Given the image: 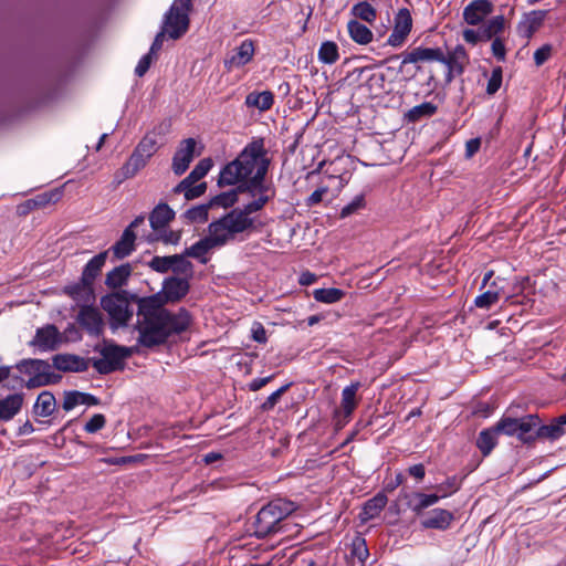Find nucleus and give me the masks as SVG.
Masks as SVG:
<instances>
[{"label": "nucleus", "instance_id": "1", "mask_svg": "<svg viewBox=\"0 0 566 566\" xmlns=\"http://www.w3.org/2000/svg\"><path fill=\"white\" fill-rule=\"evenodd\" d=\"M190 290L187 277L168 276L163 282L161 290L149 296L132 295L137 304L138 344L153 348L164 345L169 337L186 332L192 323L191 314L185 307L171 312L166 308L168 303L181 301Z\"/></svg>", "mask_w": 566, "mask_h": 566}, {"label": "nucleus", "instance_id": "2", "mask_svg": "<svg viewBox=\"0 0 566 566\" xmlns=\"http://www.w3.org/2000/svg\"><path fill=\"white\" fill-rule=\"evenodd\" d=\"M270 166L266 157L264 139L255 138L249 143L239 156L227 164L220 171L218 186H233L239 182L241 191L254 195L255 191H270L271 187L265 184V176Z\"/></svg>", "mask_w": 566, "mask_h": 566}, {"label": "nucleus", "instance_id": "3", "mask_svg": "<svg viewBox=\"0 0 566 566\" xmlns=\"http://www.w3.org/2000/svg\"><path fill=\"white\" fill-rule=\"evenodd\" d=\"M256 195V199L244 205L242 208H233L218 219L234 239L238 234L249 233L255 229V220L251 214L263 209L274 196V190L271 188L270 191H255L253 196Z\"/></svg>", "mask_w": 566, "mask_h": 566}, {"label": "nucleus", "instance_id": "4", "mask_svg": "<svg viewBox=\"0 0 566 566\" xmlns=\"http://www.w3.org/2000/svg\"><path fill=\"white\" fill-rule=\"evenodd\" d=\"M296 506L286 499H275L264 505L256 514L254 535L264 538L281 531V522L295 511Z\"/></svg>", "mask_w": 566, "mask_h": 566}, {"label": "nucleus", "instance_id": "5", "mask_svg": "<svg viewBox=\"0 0 566 566\" xmlns=\"http://www.w3.org/2000/svg\"><path fill=\"white\" fill-rule=\"evenodd\" d=\"M209 234L191 247L185 249V254L197 259L201 264H207L206 254L216 248H221L233 241L234 238L228 232L224 226L217 219L208 226Z\"/></svg>", "mask_w": 566, "mask_h": 566}, {"label": "nucleus", "instance_id": "6", "mask_svg": "<svg viewBox=\"0 0 566 566\" xmlns=\"http://www.w3.org/2000/svg\"><path fill=\"white\" fill-rule=\"evenodd\" d=\"M133 294L126 291L114 292L101 298L102 308L108 314L112 328L125 327L134 315L130 307Z\"/></svg>", "mask_w": 566, "mask_h": 566}, {"label": "nucleus", "instance_id": "7", "mask_svg": "<svg viewBox=\"0 0 566 566\" xmlns=\"http://www.w3.org/2000/svg\"><path fill=\"white\" fill-rule=\"evenodd\" d=\"M541 419L535 413L516 418L503 416L495 424L501 434L516 437L523 443L533 442V431L538 427Z\"/></svg>", "mask_w": 566, "mask_h": 566}, {"label": "nucleus", "instance_id": "8", "mask_svg": "<svg viewBox=\"0 0 566 566\" xmlns=\"http://www.w3.org/2000/svg\"><path fill=\"white\" fill-rule=\"evenodd\" d=\"M191 9V0H175L165 14L163 30L169 38H181L189 28L188 13Z\"/></svg>", "mask_w": 566, "mask_h": 566}, {"label": "nucleus", "instance_id": "9", "mask_svg": "<svg viewBox=\"0 0 566 566\" xmlns=\"http://www.w3.org/2000/svg\"><path fill=\"white\" fill-rule=\"evenodd\" d=\"M17 368L31 376L25 384L30 389L55 384L61 378L60 375L52 373L51 365L42 359H23L17 364Z\"/></svg>", "mask_w": 566, "mask_h": 566}, {"label": "nucleus", "instance_id": "10", "mask_svg": "<svg viewBox=\"0 0 566 566\" xmlns=\"http://www.w3.org/2000/svg\"><path fill=\"white\" fill-rule=\"evenodd\" d=\"M99 353L102 357L93 358L92 366L102 375H107L122 369L124 360L132 355L130 348L115 344H105L101 348Z\"/></svg>", "mask_w": 566, "mask_h": 566}, {"label": "nucleus", "instance_id": "11", "mask_svg": "<svg viewBox=\"0 0 566 566\" xmlns=\"http://www.w3.org/2000/svg\"><path fill=\"white\" fill-rule=\"evenodd\" d=\"M76 323L93 337L103 335L105 322L101 311L92 304L81 305L76 315Z\"/></svg>", "mask_w": 566, "mask_h": 566}, {"label": "nucleus", "instance_id": "12", "mask_svg": "<svg viewBox=\"0 0 566 566\" xmlns=\"http://www.w3.org/2000/svg\"><path fill=\"white\" fill-rule=\"evenodd\" d=\"M196 147L197 140L191 137L182 139L179 143L171 163V169L176 176H181L187 171L196 156ZM197 155L199 156L200 151H198Z\"/></svg>", "mask_w": 566, "mask_h": 566}, {"label": "nucleus", "instance_id": "13", "mask_svg": "<svg viewBox=\"0 0 566 566\" xmlns=\"http://www.w3.org/2000/svg\"><path fill=\"white\" fill-rule=\"evenodd\" d=\"M412 29V18L409 9H399L394 18V29L387 39V44L394 48L401 46Z\"/></svg>", "mask_w": 566, "mask_h": 566}, {"label": "nucleus", "instance_id": "14", "mask_svg": "<svg viewBox=\"0 0 566 566\" xmlns=\"http://www.w3.org/2000/svg\"><path fill=\"white\" fill-rule=\"evenodd\" d=\"M360 382H352L342 390L340 410L335 411L336 426L344 427L350 419L358 401L356 399Z\"/></svg>", "mask_w": 566, "mask_h": 566}, {"label": "nucleus", "instance_id": "15", "mask_svg": "<svg viewBox=\"0 0 566 566\" xmlns=\"http://www.w3.org/2000/svg\"><path fill=\"white\" fill-rule=\"evenodd\" d=\"M401 63L399 71L402 72L407 64H418L420 62H439L443 59V50L441 48L417 46L410 51H405L400 55Z\"/></svg>", "mask_w": 566, "mask_h": 566}, {"label": "nucleus", "instance_id": "16", "mask_svg": "<svg viewBox=\"0 0 566 566\" xmlns=\"http://www.w3.org/2000/svg\"><path fill=\"white\" fill-rule=\"evenodd\" d=\"M62 342L63 335L57 327L53 324H48L36 329L35 336L30 344L42 352H50L57 349Z\"/></svg>", "mask_w": 566, "mask_h": 566}, {"label": "nucleus", "instance_id": "17", "mask_svg": "<svg viewBox=\"0 0 566 566\" xmlns=\"http://www.w3.org/2000/svg\"><path fill=\"white\" fill-rule=\"evenodd\" d=\"M254 53V42L251 39H245L232 51V54L224 60V66L228 71L240 69L252 61Z\"/></svg>", "mask_w": 566, "mask_h": 566}, {"label": "nucleus", "instance_id": "18", "mask_svg": "<svg viewBox=\"0 0 566 566\" xmlns=\"http://www.w3.org/2000/svg\"><path fill=\"white\" fill-rule=\"evenodd\" d=\"M493 9L490 0H473L463 9V20L470 25H480Z\"/></svg>", "mask_w": 566, "mask_h": 566}, {"label": "nucleus", "instance_id": "19", "mask_svg": "<svg viewBox=\"0 0 566 566\" xmlns=\"http://www.w3.org/2000/svg\"><path fill=\"white\" fill-rule=\"evenodd\" d=\"M547 10H532L524 13L517 23V33L525 39H531L533 34L543 25L547 15Z\"/></svg>", "mask_w": 566, "mask_h": 566}, {"label": "nucleus", "instance_id": "20", "mask_svg": "<svg viewBox=\"0 0 566 566\" xmlns=\"http://www.w3.org/2000/svg\"><path fill=\"white\" fill-rule=\"evenodd\" d=\"M63 292L75 301L78 307L84 304L91 305L95 301L93 284L84 282L82 277L78 282L66 285Z\"/></svg>", "mask_w": 566, "mask_h": 566}, {"label": "nucleus", "instance_id": "21", "mask_svg": "<svg viewBox=\"0 0 566 566\" xmlns=\"http://www.w3.org/2000/svg\"><path fill=\"white\" fill-rule=\"evenodd\" d=\"M565 424H566V412L557 418H555L548 424H538L533 431V442L536 439H546L549 441L558 440L560 437L565 434Z\"/></svg>", "mask_w": 566, "mask_h": 566}, {"label": "nucleus", "instance_id": "22", "mask_svg": "<svg viewBox=\"0 0 566 566\" xmlns=\"http://www.w3.org/2000/svg\"><path fill=\"white\" fill-rule=\"evenodd\" d=\"M147 163L148 160L134 149L128 160L115 172L114 182L120 185L124 180L133 178Z\"/></svg>", "mask_w": 566, "mask_h": 566}, {"label": "nucleus", "instance_id": "23", "mask_svg": "<svg viewBox=\"0 0 566 566\" xmlns=\"http://www.w3.org/2000/svg\"><path fill=\"white\" fill-rule=\"evenodd\" d=\"M469 62V54L465 48L462 44H458L447 53L443 52L441 64L446 65L447 67H452L453 71H460L464 73Z\"/></svg>", "mask_w": 566, "mask_h": 566}, {"label": "nucleus", "instance_id": "24", "mask_svg": "<svg viewBox=\"0 0 566 566\" xmlns=\"http://www.w3.org/2000/svg\"><path fill=\"white\" fill-rule=\"evenodd\" d=\"M23 401L24 395L21 392L11 394L0 399V421L7 422L13 419L20 412Z\"/></svg>", "mask_w": 566, "mask_h": 566}, {"label": "nucleus", "instance_id": "25", "mask_svg": "<svg viewBox=\"0 0 566 566\" xmlns=\"http://www.w3.org/2000/svg\"><path fill=\"white\" fill-rule=\"evenodd\" d=\"M136 234L129 229H125L119 238L109 250L112 251L114 259L122 260L130 255L135 251Z\"/></svg>", "mask_w": 566, "mask_h": 566}, {"label": "nucleus", "instance_id": "26", "mask_svg": "<svg viewBox=\"0 0 566 566\" xmlns=\"http://www.w3.org/2000/svg\"><path fill=\"white\" fill-rule=\"evenodd\" d=\"M212 166L213 163L211 158H203L199 160L190 174L174 188V192L181 193L182 189L189 187V185H195L209 172Z\"/></svg>", "mask_w": 566, "mask_h": 566}, {"label": "nucleus", "instance_id": "27", "mask_svg": "<svg viewBox=\"0 0 566 566\" xmlns=\"http://www.w3.org/2000/svg\"><path fill=\"white\" fill-rule=\"evenodd\" d=\"M453 514L443 509H434L430 511L421 521L424 528L447 530L453 521Z\"/></svg>", "mask_w": 566, "mask_h": 566}, {"label": "nucleus", "instance_id": "28", "mask_svg": "<svg viewBox=\"0 0 566 566\" xmlns=\"http://www.w3.org/2000/svg\"><path fill=\"white\" fill-rule=\"evenodd\" d=\"M53 366L62 371H85L87 363L85 359L70 354H57L53 357Z\"/></svg>", "mask_w": 566, "mask_h": 566}, {"label": "nucleus", "instance_id": "29", "mask_svg": "<svg viewBox=\"0 0 566 566\" xmlns=\"http://www.w3.org/2000/svg\"><path fill=\"white\" fill-rule=\"evenodd\" d=\"M387 502V496L385 495V493L381 492L377 493L374 497L366 501L361 512L359 513L360 521L363 523H366L369 520L377 517L386 506Z\"/></svg>", "mask_w": 566, "mask_h": 566}, {"label": "nucleus", "instance_id": "30", "mask_svg": "<svg viewBox=\"0 0 566 566\" xmlns=\"http://www.w3.org/2000/svg\"><path fill=\"white\" fill-rule=\"evenodd\" d=\"M175 218V211L167 203L157 205L149 214L153 230L164 229Z\"/></svg>", "mask_w": 566, "mask_h": 566}, {"label": "nucleus", "instance_id": "31", "mask_svg": "<svg viewBox=\"0 0 566 566\" xmlns=\"http://www.w3.org/2000/svg\"><path fill=\"white\" fill-rule=\"evenodd\" d=\"M505 18L504 15H495L488 21L483 22L479 27V31L482 38V42H488L500 38L499 35L504 31Z\"/></svg>", "mask_w": 566, "mask_h": 566}, {"label": "nucleus", "instance_id": "32", "mask_svg": "<svg viewBox=\"0 0 566 566\" xmlns=\"http://www.w3.org/2000/svg\"><path fill=\"white\" fill-rule=\"evenodd\" d=\"M108 251H102L93 256L84 266L81 277L84 282H91L92 284L96 277L101 274L103 266L106 263Z\"/></svg>", "mask_w": 566, "mask_h": 566}, {"label": "nucleus", "instance_id": "33", "mask_svg": "<svg viewBox=\"0 0 566 566\" xmlns=\"http://www.w3.org/2000/svg\"><path fill=\"white\" fill-rule=\"evenodd\" d=\"M133 268L129 263H124L111 270L105 277V285L109 289H118L126 284L132 275Z\"/></svg>", "mask_w": 566, "mask_h": 566}, {"label": "nucleus", "instance_id": "34", "mask_svg": "<svg viewBox=\"0 0 566 566\" xmlns=\"http://www.w3.org/2000/svg\"><path fill=\"white\" fill-rule=\"evenodd\" d=\"M501 434L496 430V424L482 430L476 439V447L483 457H488L497 444V436Z\"/></svg>", "mask_w": 566, "mask_h": 566}, {"label": "nucleus", "instance_id": "35", "mask_svg": "<svg viewBox=\"0 0 566 566\" xmlns=\"http://www.w3.org/2000/svg\"><path fill=\"white\" fill-rule=\"evenodd\" d=\"M274 103V95L270 91L263 92H251L245 97V105L248 107H254L260 112L269 111Z\"/></svg>", "mask_w": 566, "mask_h": 566}, {"label": "nucleus", "instance_id": "36", "mask_svg": "<svg viewBox=\"0 0 566 566\" xmlns=\"http://www.w3.org/2000/svg\"><path fill=\"white\" fill-rule=\"evenodd\" d=\"M347 30L350 39L358 44L365 45L373 40L370 29L357 20H350L347 23Z\"/></svg>", "mask_w": 566, "mask_h": 566}, {"label": "nucleus", "instance_id": "37", "mask_svg": "<svg viewBox=\"0 0 566 566\" xmlns=\"http://www.w3.org/2000/svg\"><path fill=\"white\" fill-rule=\"evenodd\" d=\"M56 408V400L52 392L42 391L34 403V413L40 417L51 416Z\"/></svg>", "mask_w": 566, "mask_h": 566}, {"label": "nucleus", "instance_id": "38", "mask_svg": "<svg viewBox=\"0 0 566 566\" xmlns=\"http://www.w3.org/2000/svg\"><path fill=\"white\" fill-rule=\"evenodd\" d=\"M437 105H434L431 102H423L410 108L406 114V118L408 119V122L416 123L422 118H429L433 116L437 113Z\"/></svg>", "mask_w": 566, "mask_h": 566}, {"label": "nucleus", "instance_id": "39", "mask_svg": "<svg viewBox=\"0 0 566 566\" xmlns=\"http://www.w3.org/2000/svg\"><path fill=\"white\" fill-rule=\"evenodd\" d=\"M345 296V291L336 287L328 289H316L313 291V297L315 301L333 304L339 302Z\"/></svg>", "mask_w": 566, "mask_h": 566}, {"label": "nucleus", "instance_id": "40", "mask_svg": "<svg viewBox=\"0 0 566 566\" xmlns=\"http://www.w3.org/2000/svg\"><path fill=\"white\" fill-rule=\"evenodd\" d=\"M317 56L324 64H334L339 59L337 44L333 41H324L318 49Z\"/></svg>", "mask_w": 566, "mask_h": 566}, {"label": "nucleus", "instance_id": "41", "mask_svg": "<svg viewBox=\"0 0 566 566\" xmlns=\"http://www.w3.org/2000/svg\"><path fill=\"white\" fill-rule=\"evenodd\" d=\"M242 192L239 189V186L235 189H231L226 192H221L214 197H212L209 201L210 207H221V208H230L238 201V195Z\"/></svg>", "mask_w": 566, "mask_h": 566}, {"label": "nucleus", "instance_id": "42", "mask_svg": "<svg viewBox=\"0 0 566 566\" xmlns=\"http://www.w3.org/2000/svg\"><path fill=\"white\" fill-rule=\"evenodd\" d=\"M210 208L209 202L195 206L184 213V218L190 223H205L208 221Z\"/></svg>", "mask_w": 566, "mask_h": 566}, {"label": "nucleus", "instance_id": "43", "mask_svg": "<svg viewBox=\"0 0 566 566\" xmlns=\"http://www.w3.org/2000/svg\"><path fill=\"white\" fill-rule=\"evenodd\" d=\"M157 144V138L154 134H146L135 147V150L149 160L158 149Z\"/></svg>", "mask_w": 566, "mask_h": 566}, {"label": "nucleus", "instance_id": "44", "mask_svg": "<svg viewBox=\"0 0 566 566\" xmlns=\"http://www.w3.org/2000/svg\"><path fill=\"white\" fill-rule=\"evenodd\" d=\"M187 258L189 256L185 254V251L180 254H175L172 272L177 275H185L184 277L190 280L193 275V264Z\"/></svg>", "mask_w": 566, "mask_h": 566}, {"label": "nucleus", "instance_id": "45", "mask_svg": "<svg viewBox=\"0 0 566 566\" xmlns=\"http://www.w3.org/2000/svg\"><path fill=\"white\" fill-rule=\"evenodd\" d=\"M386 76L381 72H373L368 75L365 86L369 91L370 96H379L385 88Z\"/></svg>", "mask_w": 566, "mask_h": 566}, {"label": "nucleus", "instance_id": "46", "mask_svg": "<svg viewBox=\"0 0 566 566\" xmlns=\"http://www.w3.org/2000/svg\"><path fill=\"white\" fill-rule=\"evenodd\" d=\"M493 275H494L493 270H490L484 274V277H483L482 284H481V290L489 286L488 290H497L500 297L505 296L506 298H510L511 295L505 293V285H504V283L506 282L505 279L497 276L491 283H489L490 280L493 277Z\"/></svg>", "mask_w": 566, "mask_h": 566}, {"label": "nucleus", "instance_id": "47", "mask_svg": "<svg viewBox=\"0 0 566 566\" xmlns=\"http://www.w3.org/2000/svg\"><path fill=\"white\" fill-rule=\"evenodd\" d=\"M352 12L356 18L364 20L366 22H369V23H371L376 20L375 8L366 1L356 3L352 8Z\"/></svg>", "mask_w": 566, "mask_h": 566}, {"label": "nucleus", "instance_id": "48", "mask_svg": "<svg viewBox=\"0 0 566 566\" xmlns=\"http://www.w3.org/2000/svg\"><path fill=\"white\" fill-rule=\"evenodd\" d=\"M174 264L175 254L167 256L156 255L148 262V266L157 273H167L168 271H172Z\"/></svg>", "mask_w": 566, "mask_h": 566}, {"label": "nucleus", "instance_id": "49", "mask_svg": "<svg viewBox=\"0 0 566 566\" xmlns=\"http://www.w3.org/2000/svg\"><path fill=\"white\" fill-rule=\"evenodd\" d=\"M500 298L497 290H486L475 297L474 305L479 308L489 310Z\"/></svg>", "mask_w": 566, "mask_h": 566}, {"label": "nucleus", "instance_id": "50", "mask_svg": "<svg viewBox=\"0 0 566 566\" xmlns=\"http://www.w3.org/2000/svg\"><path fill=\"white\" fill-rule=\"evenodd\" d=\"M461 486L460 480L453 475L448 478L444 482L436 486L437 493L441 499H444L455 493Z\"/></svg>", "mask_w": 566, "mask_h": 566}, {"label": "nucleus", "instance_id": "51", "mask_svg": "<svg viewBox=\"0 0 566 566\" xmlns=\"http://www.w3.org/2000/svg\"><path fill=\"white\" fill-rule=\"evenodd\" d=\"M415 499L417 503L413 505L412 510L416 513H420L424 509L436 504L441 497L436 492L433 494L415 493Z\"/></svg>", "mask_w": 566, "mask_h": 566}, {"label": "nucleus", "instance_id": "52", "mask_svg": "<svg viewBox=\"0 0 566 566\" xmlns=\"http://www.w3.org/2000/svg\"><path fill=\"white\" fill-rule=\"evenodd\" d=\"M366 206V201H365V195L364 193H360V195H357L353 198V200L347 203L346 206H344L340 210V218H347L356 212H358L359 210L364 209Z\"/></svg>", "mask_w": 566, "mask_h": 566}, {"label": "nucleus", "instance_id": "53", "mask_svg": "<svg viewBox=\"0 0 566 566\" xmlns=\"http://www.w3.org/2000/svg\"><path fill=\"white\" fill-rule=\"evenodd\" d=\"M352 555L353 557H356L361 564L365 563V560L369 556L368 547L366 544V541L361 536H356L353 539L352 543Z\"/></svg>", "mask_w": 566, "mask_h": 566}, {"label": "nucleus", "instance_id": "54", "mask_svg": "<svg viewBox=\"0 0 566 566\" xmlns=\"http://www.w3.org/2000/svg\"><path fill=\"white\" fill-rule=\"evenodd\" d=\"M503 71L501 66L494 67L492 70L491 76L488 81L486 93L489 95H494L502 85Z\"/></svg>", "mask_w": 566, "mask_h": 566}, {"label": "nucleus", "instance_id": "55", "mask_svg": "<svg viewBox=\"0 0 566 566\" xmlns=\"http://www.w3.org/2000/svg\"><path fill=\"white\" fill-rule=\"evenodd\" d=\"M60 197H61V193L55 190V191H48V192L40 193L31 199H32L35 208L38 209V208L45 207L49 203L56 202L60 199Z\"/></svg>", "mask_w": 566, "mask_h": 566}, {"label": "nucleus", "instance_id": "56", "mask_svg": "<svg viewBox=\"0 0 566 566\" xmlns=\"http://www.w3.org/2000/svg\"><path fill=\"white\" fill-rule=\"evenodd\" d=\"M291 384H286L282 387H280L277 390L272 392L266 400L261 405L262 411H270L272 410L275 405L279 402L282 395L290 388Z\"/></svg>", "mask_w": 566, "mask_h": 566}, {"label": "nucleus", "instance_id": "57", "mask_svg": "<svg viewBox=\"0 0 566 566\" xmlns=\"http://www.w3.org/2000/svg\"><path fill=\"white\" fill-rule=\"evenodd\" d=\"M106 423V418L102 413H95L84 426L87 433H95L103 429Z\"/></svg>", "mask_w": 566, "mask_h": 566}, {"label": "nucleus", "instance_id": "58", "mask_svg": "<svg viewBox=\"0 0 566 566\" xmlns=\"http://www.w3.org/2000/svg\"><path fill=\"white\" fill-rule=\"evenodd\" d=\"M207 190V184L201 182L199 185H189V187L181 190L187 200H193L202 196Z\"/></svg>", "mask_w": 566, "mask_h": 566}, {"label": "nucleus", "instance_id": "59", "mask_svg": "<svg viewBox=\"0 0 566 566\" xmlns=\"http://www.w3.org/2000/svg\"><path fill=\"white\" fill-rule=\"evenodd\" d=\"M553 46L551 44H544L538 48L533 55L534 63L537 66L543 65L552 56Z\"/></svg>", "mask_w": 566, "mask_h": 566}, {"label": "nucleus", "instance_id": "60", "mask_svg": "<svg viewBox=\"0 0 566 566\" xmlns=\"http://www.w3.org/2000/svg\"><path fill=\"white\" fill-rule=\"evenodd\" d=\"M78 395H80V391H77V390L65 391L64 400H63V405H62V407L65 411H70L72 409H74L77 405H81Z\"/></svg>", "mask_w": 566, "mask_h": 566}, {"label": "nucleus", "instance_id": "61", "mask_svg": "<svg viewBox=\"0 0 566 566\" xmlns=\"http://www.w3.org/2000/svg\"><path fill=\"white\" fill-rule=\"evenodd\" d=\"M492 54L497 59V61L504 62L506 57V49L503 40L501 38H495L491 44Z\"/></svg>", "mask_w": 566, "mask_h": 566}, {"label": "nucleus", "instance_id": "62", "mask_svg": "<svg viewBox=\"0 0 566 566\" xmlns=\"http://www.w3.org/2000/svg\"><path fill=\"white\" fill-rule=\"evenodd\" d=\"M153 62V54L149 52L142 56V59L138 61L136 67H135V74L139 77L144 76L147 71L149 70Z\"/></svg>", "mask_w": 566, "mask_h": 566}, {"label": "nucleus", "instance_id": "63", "mask_svg": "<svg viewBox=\"0 0 566 566\" xmlns=\"http://www.w3.org/2000/svg\"><path fill=\"white\" fill-rule=\"evenodd\" d=\"M462 36H463V40L471 45H475L479 42H482V38L480 34L479 28L475 30L474 29L463 30Z\"/></svg>", "mask_w": 566, "mask_h": 566}, {"label": "nucleus", "instance_id": "64", "mask_svg": "<svg viewBox=\"0 0 566 566\" xmlns=\"http://www.w3.org/2000/svg\"><path fill=\"white\" fill-rule=\"evenodd\" d=\"M252 339L260 344H265L268 340L266 331L261 323H255L252 327Z\"/></svg>", "mask_w": 566, "mask_h": 566}]
</instances>
